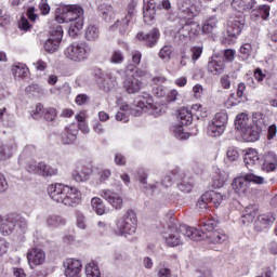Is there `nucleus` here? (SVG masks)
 <instances>
[{"label": "nucleus", "mask_w": 277, "mask_h": 277, "mask_svg": "<svg viewBox=\"0 0 277 277\" xmlns=\"http://www.w3.org/2000/svg\"><path fill=\"white\" fill-rule=\"evenodd\" d=\"M50 198L65 207H77L81 202V192L64 184H52L48 187Z\"/></svg>", "instance_id": "nucleus-1"}, {"label": "nucleus", "mask_w": 277, "mask_h": 277, "mask_svg": "<svg viewBox=\"0 0 277 277\" xmlns=\"http://www.w3.org/2000/svg\"><path fill=\"white\" fill-rule=\"evenodd\" d=\"M245 166L248 170L254 168L260 163L262 172H276L277 170V155L274 151H267L259 157L256 149H249L243 158Z\"/></svg>", "instance_id": "nucleus-2"}, {"label": "nucleus", "mask_w": 277, "mask_h": 277, "mask_svg": "<svg viewBox=\"0 0 277 277\" xmlns=\"http://www.w3.org/2000/svg\"><path fill=\"white\" fill-rule=\"evenodd\" d=\"M251 122V126L245 130V142H256L261 137V133L267 129V116L263 113H253Z\"/></svg>", "instance_id": "nucleus-3"}, {"label": "nucleus", "mask_w": 277, "mask_h": 277, "mask_svg": "<svg viewBox=\"0 0 277 277\" xmlns=\"http://www.w3.org/2000/svg\"><path fill=\"white\" fill-rule=\"evenodd\" d=\"M90 53H92V48H90L88 43H72L64 51L66 60L75 62L76 64L85 62V60L90 57Z\"/></svg>", "instance_id": "nucleus-4"}, {"label": "nucleus", "mask_w": 277, "mask_h": 277, "mask_svg": "<svg viewBox=\"0 0 277 277\" xmlns=\"http://www.w3.org/2000/svg\"><path fill=\"white\" fill-rule=\"evenodd\" d=\"M117 235H135V230H137V215L135 211L128 210L127 213L117 221Z\"/></svg>", "instance_id": "nucleus-5"}, {"label": "nucleus", "mask_w": 277, "mask_h": 277, "mask_svg": "<svg viewBox=\"0 0 277 277\" xmlns=\"http://www.w3.org/2000/svg\"><path fill=\"white\" fill-rule=\"evenodd\" d=\"M64 37V29L60 24L55 25L51 29V37L44 43V49L47 53H55L62 44V38Z\"/></svg>", "instance_id": "nucleus-6"}, {"label": "nucleus", "mask_w": 277, "mask_h": 277, "mask_svg": "<svg viewBox=\"0 0 277 277\" xmlns=\"http://www.w3.org/2000/svg\"><path fill=\"white\" fill-rule=\"evenodd\" d=\"M66 18V23H74L83 18V8L77 4H63L56 9Z\"/></svg>", "instance_id": "nucleus-7"}, {"label": "nucleus", "mask_w": 277, "mask_h": 277, "mask_svg": "<svg viewBox=\"0 0 277 277\" xmlns=\"http://www.w3.org/2000/svg\"><path fill=\"white\" fill-rule=\"evenodd\" d=\"M224 200H226V197L221 193L210 190L201 195L200 200L197 202V207H199V209H207V205H213L215 209H217Z\"/></svg>", "instance_id": "nucleus-8"}, {"label": "nucleus", "mask_w": 277, "mask_h": 277, "mask_svg": "<svg viewBox=\"0 0 277 277\" xmlns=\"http://www.w3.org/2000/svg\"><path fill=\"white\" fill-rule=\"evenodd\" d=\"M172 176L175 179H180V184H177V187L180 192H183L184 194H189L194 189V182L189 181L187 179V173L181 168H175L171 171Z\"/></svg>", "instance_id": "nucleus-9"}, {"label": "nucleus", "mask_w": 277, "mask_h": 277, "mask_svg": "<svg viewBox=\"0 0 277 277\" xmlns=\"http://www.w3.org/2000/svg\"><path fill=\"white\" fill-rule=\"evenodd\" d=\"M143 18L147 25H153L155 16L157 14V2L155 0H143Z\"/></svg>", "instance_id": "nucleus-10"}, {"label": "nucleus", "mask_w": 277, "mask_h": 277, "mask_svg": "<svg viewBox=\"0 0 277 277\" xmlns=\"http://www.w3.org/2000/svg\"><path fill=\"white\" fill-rule=\"evenodd\" d=\"M28 263L31 268L38 267V265H42L44 260L47 259V254L42 249L32 248L27 253Z\"/></svg>", "instance_id": "nucleus-11"}, {"label": "nucleus", "mask_w": 277, "mask_h": 277, "mask_svg": "<svg viewBox=\"0 0 277 277\" xmlns=\"http://www.w3.org/2000/svg\"><path fill=\"white\" fill-rule=\"evenodd\" d=\"M18 216L16 214H8L1 221L0 233L4 236L12 235L14 233V228H16V220Z\"/></svg>", "instance_id": "nucleus-12"}, {"label": "nucleus", "mask_w": 277, "mask_h": 277, "mask_svg": "<svg viewBox=\"0 0 277 277\" xmlns=\"http://www.w3.org/2000/svg\"><path fill=\"white\" fill-rule=\"evenodd\" d=\"M226 68V63L219 56H212L208 62L207 69L210 75H222Z\"/></svg>", "instance_id": "nucleus-13"}, {"label": "nucleus", "mask_w": 277, "mask_h": 277, "mask_svg": "<svg viewBox=\"0 0 277 277\" xmlns=\"http://www.w3.org/2000/svg\"><path fill=\"white\" fill-rule=\"evenodd\" d=\"M233 189L238 196H246L248 192H250V182L246 175L238 176L233 182Z\"/></svg>", "instance_id": "nucleus-14"}, {"label": "nucleus", "mask_w": 277, "mask_h": 277, "mask_svg": "<svg viewBox=\"0 0 277 277\" xmlns=\"http://www.w3.org/2000/svg\"><path fill=\"white\" fill-rule=\"evenodd\" d=\"M136 38L146 47H155L157 40H159V29L154 28L149 34L138 32Z\"/></svg>", "instance_id": "nucleus-15"}, {"label": "nucleus", "mask_w": 277, "mask_h": 277, "mask_svg": "<svg viewBox=\"0 0 277 277\" xmlns=\"http://www.w3.org/2000/svg\"><path fill=\"white\" fill-rule=\"evenodd\" d=\"M101 196L102 198L107 200V202H109V205H111L114 209H122V203H123L122 197H120V195H118L117 193H114L107 189V190H102Z\"/></svg>", "instance_id": "nucleus-16"}, {"label": "nucleus", "mask_w": 277, "mask_h": 277, "mask_svg": "<svg viewBox=\"0 0 277 277\" xmlns=\"http://www.w3.org/2000/svg\"><path fill=\"white\" fill-rule=\"evenodd\" d=\"M81 261L75 259H68L65 263V276L66 277H74L79 276L81 273Z\"/></svg>", "instance_id": "nucleus-17"}, {"label": "nucleus", "mask_w": 277, "mask_h": 277, "mask_svg": "<svg viewBox=\"0 0 277 277\" xmlns=\"http://www.w3.org/2000/svg\"><path fill=\"white\" fill-rule=\"evenodd\" d=\"M123 90L127 94H137L142 90V81L135 77H128L123 81Z\"/></svg>", "instance_id": "nucleus-18"}, {"label": "nucleus", "mask_w": 277, "mask_h": 277, "mask_svg": "<svg viewBox=\"0 0 277 277\" xmlns=\"http://www.w3.org/2000/svg\"><path fill=\"white\" fill-rule=\"evenodd\" d=\"M179 233L193 241H202V239H205V235H202L200 230L187 225H180Z\"/></svg>", "instance_id": "nucleus-19"}, {"label": "nucleus", "mask_w": 277, "mask_h": 277, "mask_svg": "<svg viewBox=\"0 0 277 277\" xmlns=\"http://www.w3.org/2000/svg\"><path fill=\"white\" fill-rule=\"evenodd\" d=\"M90 174H92V169L87 167H78L75 171H72V179L76 183H85L90 179Z\"/></svg>", "instance_id": "nucleus-20"}, {"label": "nucleus", "mask_w": 277, "mask_h": 277, "mask_svg": "<svg viewBox=\"0 0 277 277\" xmlns=\"http://www.w3.org/2000/svg\"><path fill=\"white\" fill-rule=\"evenodd\" d=\"M256 5V0H233L232 8L236 10V12H248L252 10Z\"/></svg>", "instance_id": "nucleus-21"}, {"label": "nucleus", "mask_w": 277, "mask_h": 277, "mask_svg": "<svg viewBox=\"0 0 277 277\" xmlns=\"http://www.w3.org/2000/svg\"><path fill=\"white\" fill-rule=\"evenodd\" d=\"M11 71L15 79H25L27 72H29V68L23 63H15L12 65Z\"/></svg>", "instance_id": "nucleus-22"}, {"label": "nucleus", "mask_w": 277, "mask_h": 277, "mask_svg": "<svg viewBox=\"0 0 277 277\" xmlns=\"http://www.w3.org/2000/svg\"><path fill=\"white\" fill-rule=\"evenodd\" d=\"M205 239H209L211 243H224V241H228V235H226L224 230L219 229L212 232L208 236H205Z\"/></svg>", "instance_id": "nucleus-23"}, {"label": "nucleus", "mask_w": 277, "mask_h": 277, "mask_svg": "<svg viewBox=\"0 0 277 277\" xmlns=\"http://www.w3.org/2000/svg\"><path fill=\"white\" fill-rule=\"evenodd\" d=\"M220 224V221L215 219H209L206 222L201 223V230L200 234L203 235V237H207V233H214L215 228H217V225Z\"/></svg>", "instance_id": "nucleus-24"}, {"label": "nucleus", "mask_w": 277, "mask_h": 277, "mask_svg": "<svg viewBox=\"0 0 277 277\" xmlns=\"http://www.w3.org/2000/svg\"><path fill=\"white\" fill-rule=\"evenodd\" d=\"M256 215H259V211L254 206H250L245 209L242 213V222L243 224H250L256 220Z\"/></svg>", "instance_id": "nucleus-25"}, {"label": "nucleus", "mask_w": 277, "mask_h": 277, "mask_svg": "<svg viewBox=\"0 0 277 277\" xmlns=\"http://www.w3.org/2000/svg\"><path fill=\"white\" fill-rule=\"evenodd\" d=\"M241 29H243V22L234 21L229 24L227 28V36L229 38H237V36L241 34Z\"/></svg>", "instance_id": "nucleus-26"}, {"label": "nucleus", "mask_w": 277, "mask_h": 277, "mask_svg": "<svg viewBox=\"0 0 277 277\" xmlns=\"http://www.w3.org/2000/svg\"><path fill=\"white\" fill-rule=\"evenodd\" d=\"M79 130L75 124L70 126L69 128L65 129V135L63 136L64 144H72L75 140H77V134Z\"/></svg>", "instance_id": "nucleus-27"}, {"label": "nucleus", "mask_w": 277, "mask_h": 277, "mask_svg": "<svg viewBox=\"0 0 277 277\" xmlns=\"http://www.w3.org/2000/svg\"><path fill=\"white\" fill-rule=\"evenodd\" d=\"M154 103L155 101L153 100V96H150L148 93H144L138 97L136 105L140 107V109H153Z\"/></svg>", "instance_id": "nucleus-28"}, {"label": "nucleus", "mask_w": 277, "mask_h": 277, "mask_svg": "<svg viewBox=\"0 0 277 277\" xmlns=\"http://www.w3.org/2000/svg\"><path fill=\"white\" fill-rule=\"evenodd\" d=\"M57 168H53L44 162H39V176H56Z\"/></svg>", "instance_id": "nucleus-29"}, {"label": "nucleus", "mask_w": 277, "mask_h": 277, "mask_svg": "<svg viewBox=\"0 0 277 277\" xmlns=\"http://www.w3.org/2000/svg\"><path fill=\"white\" fill-rule=\"evenodd\" d=\"M129 114H132L131 107L124 104L120 107V111L116 114L115 118L118 122H129Z\"/></svg>", "instance_id": "nucleus-30"}, {"label": "nucleus", "mask_w": 277, "mask_h": 277, "mask_svg": "<svg viewBox=\"0 0 277 277\" xmlns=\"http://www.w3.org/2000/svg\"><path fill=\"white\" fill-rule=\"evenodd\" d=\"M98 36H101L98 27H96L95 25H90L87 27L84 37L89 42H94L95 40H98Z\"/></svg>", "instance_id": "nucleus-31"}, {"label": "nucleus", "mask_w": 277, "mask_h": 277, "mask_svg": "<svg viewBox=\"0 0 277 277\" xmlns=\"http://www.w3.org/2000/svg\"><path fill=\"white\" fill-rule=\"evenodd\" d=\"M216 29H217V17L215 16L209 17L202 26L203 34H213Z\"/></svg>", "instance_id": "nucleus-32"}, {"label": "nucleus", "mask_w": 277, "mask_h": 277, "mask_svg": "<svg viewBox=\"0 0 277 277\" xmlns=\"http://www.w3.org/2000/svg\"><path fill=\"white\" fill-rule=\"evenodd\" d=\"M185 124L183 123H177L175 126H172L171 131L177 137V140H188L189 138V133L185 132V129L183 128Z\"/></svg>", "instance_id": "nucleus-33"}, {"label": "nucleus", "mask_w": 277, "mask_h": 277, "mask_svg": "<svg viewBox=\"0 0 277 277\" xmlns=\"http://www.w3.org/2000/svg\"><path fill=\"white\" fill-rule=\"evenodd\" d=\"M81 29H83V18H78V21L69 25L68 34L71 38H76V36H79Z\"/></svg>", "instance_id": "nucleus-34"}, {"label": "nucleus", "mask_w": 277, "mask_h": 277, "mask_svg": "<svg viewBox=\"0 0 277 277\" xmlns=\"http://www.w3.org/2000/svg\"><path fill=\"white\" fill-rule=\"evenodd\" d=\"M249 170H250V172L245 174L247 181L249 182V185L251 183H253V185H265V177H263L261 175H256L252 171V168H250Z\"/></svg>", "instance_id": "nucleus-35"}, {"label": "nucleus", "mask_w": 277, "mask_h": 277, "mask_svg": "<svg viewBox=\"0 0 277 277\" xmlns=\"http://www.w3.org/2000/svg\"><path fill=\"white\" fill-rule=\"evenodd\" d=\"M235 124H236L237 129H241L242 138H243L246 129H248V127H250V126H248V115L245 113L239 114L236 117Z\"/></svg>", "instance_id": "nucleus-36"}, {"label": "nucleus", "mask_w": 277, "mask_h": 277, "mask_svg": "<svg viewBox=\"0 0 277 277\" xmlns=\"http://www.w3.org/2000/svg\"><path fill=\"white\" fill-rule=\"evenodd\" d=\"M92 209L97 215H105V205L103 199L98 197H93L91 200Z\"/></svg>", "instance_id": "nucleus-37"}, {"label": "nucleus", "mask_w": 277, "mask_h": 277, "mask_svg": "<svg viewBox=\"0 0 277 277\" xmlns=\"http://www.w3.org/2000/svg\"><path fill=\"white\" fill-rule=\"evenodd\" d=\"M177 118L181 124H190L194 117H192V113L187 108H180Z\"/></svg>", "instance_id": "nucleus-38"}, {"label": "nucleus", "mask_w": 277, "mask_h": 277, "mask_svg": "<svg viewBox=\"0 0 277 277\" xmlns=\"http://www.w3.org/2000/svg\"><path fill=\"white\" fill-rule=\"evenodd\" d=\"M184 31H188V38H196L200 34V25L196 22H190L184 25Z\"/></svg>", "instance_id": "nucleus-39"}, {"label": "nucleus", "mask_w": 277, "mask_h": 277, "mask_svg": "<svg viewBox=\"0 0 277 277\" xmlns=\"http://www.w3.org/2000/svg\"><path fill=\"white\" fill-rule=\"evenodd\" d=\"M131 23V19H128L127 16L122 18L121 21L118 19L114 26H111V29H119V32L124 35L127 31H129V24Z\"/></svg>", "instance_id": "nucleus-40"}, {"label": "nucleus", "mask_w": 277, "mask_h": 277, "mask_svg": "<svg viewBox=\"0 0 277 277\" xmlns=\"http://www.w3.org/2000/svg\"><path fill=\"white\" fill-rule=\"evenodd\" d=\"M217 127H222L226 131V122H228V116L226 113H217L214 118L210 121Z\"/></svg>", "instance_id": "nucleus-41"}, {"label": "nucleus", "mask_w": 277, "mask_h": 277, "mask_svg": "<svg viewBox=\"0 0 277 277\" xmlns=\"http://www.w3.org/2000/svg\"><path fill=\"white\" fill-rule=\"evenodd\" d=\"M164 239L167 246H169L170 248H176V246H181L182 243L179 232H176L175 234H169L168 236H164Z\"/></svg>", "instance_id": "nucleus-42"}, {"label": "nucleus", "mask_w": 277, "mask_h": 277, "mask_svg": "<svg viewBox=\"0 0 277 277\" xmlns=\"http://www.w3.org/2000/svg\"><path fill=\"white\" fill-rule=\"evenodd\" d=\"M131 55H132V65H128L127 70H129L130 72H133L136 66H140V64L142 63V52L134 50L132 51Z\"/></svg>", "instance_id": "nucleus-43"}, {"label": "nucleus", "mask_w": 277, "mask_h": 277, "mask_svg": "<svg viewBox=\"0 0 277 277\" xmlns=\"http://www.w3.org/2000/svg\"><path fill=\"white\" fill-rule=\"evenodd\" d=\"M48 226H52L53 228H57V226H64L66 224V219L60 215H50L47 217Z\"/></svg>", "instance_id": "nucleus-44"}, {"label": "nucleus", "mask_w": 277, "mask_h": 277, "mask_svg": "<svg viewBox=\"0 0 277 277\" xmlns=\"http://www.w3.org/2000/svg\"><path fill=\"white\" fill-rule=\"evenodd\" d=\"M87 277H101V269H98V264L90 262L85 265Z\"/></svg>", "instance_id": "nucleus-45"}, {"label": "nucleus", "mask_w": 277, "mask_h": 277, "mask_svg": "<svg viewBox=\"0 0 277 277\" xmlns=\"http://www.w3.org/2000/svg\"><path fill=\"white\" fill-rule=\"evenodd\" d=\"M224 131L225 130L223 127L216 126L215 123H212V121H210L208 126V133L209 135H211V137H220V135H222Z\"/></svg>", "instance_id": "nucleus-46"}, {"label": "nucleus", "mask_w": 277, "mask_h": 277, "mask_svg": "<svg viewBox=\"0 0 277 277\" xmlns=\"http://www.w3.org/2000/svg\"><path fill=\"white\" fill-rule=\"evenodd\" d=\"M43 118L47 122H53L57 118V109L54 107H47L43 109Z\"/></svg>", "instance_id": "nucleus-47"}, {"label": "nucleus", "mask_w": 277, "mask_h": 277, "mask_svg": "<svg viewBox=\"0 0 277 277\" xmlns=\"http://www.w3.org/2000/svg\"><path fill=\"white\" fill-rule=\"evenodd\" d=\"M203 50L205 49L201 45H194L190 48V57L193 64H196V62L200 60Z\"/></svg>", "instance_id": "nucleus-48"}, {"label": "nucleus", "mask_w": 277, "mask_h": 277, "mask_svg": "<svg viewBox=\"0 0 277 277\" xmlns=\"http://www.w3.org/2000/svg\"><path fill=\"white\" fill-rule=\"evenodd\" d=\"M203 107L200 104H195L190 107V116L194 118V116H196V118H205V116H207V113L203 111Z\"/></svg>", "instance_id": "nucleus-49"}, {"label": "nucleus", "mask_w": 277, "mask_h": 277, "mask_svg": "<svg viewBox=\"0 0 277 277\" xmlns=\"http://www.w3.org/2000/svg\"><path fill=\"white\" fill-rule=\"evenodd\" d=\"M272 8L267 4H262L258 6V13L262 21H269V12Z\"/></svg>", "instance_id": "nucleus-50"}, {"label": "nucleus", "mask_w": 277, "mask_h": 277, "mask_svg": "<svg viewBox=\"0 0 277 277\" xmlns=\"http://www.w3.org/2000/svg\"><path fill=\"white\" fill-rule=\"evenodd\" d=\"M98 79H103L105 77V75H103V72L98 71ZM98 83L102 85V88H104L105 90H111V88H114V85H116V82L114 80H111V78H104L103 81H98Z\"/></svg>", "instance_id": "nucleus-51"}, {"label": "nucleus", "mask_w": 277, "mask_h": 277, "mask_svg": "<svg viewBox=\"0 0 277 277\" xmlns=\"http://www.w3.org/2000/svg\"><path fill=\"white\" fill-rule=\"evenodd\" d=\"M111 64H122L124 62V53L120 50H114L110 55Z\"/></svg>", "instance_id": "nucleus-52"}, {"label": "nucleus", "mask_w": 277, "mask_h": 277, "mask_svg": "<svg viewBox=\"0 0 277 277\" xmlns=\"http://www.w3.org/2000/svg\"><path fill=\"white\" fill-rule=\"evenodd\" d=\"M12 150H16V145L10 148L8 145L0 146V160L12 157Z\"/></svg>", "instance_id": "nucleus-53"}, {"label": "nucleus", "mask_w": 277, "mask_h": 277, "mask_svg": "<svg viewBox=\"0 0 277 277\" xmlns=\"http://www.w3.org/2000/svg\"><path fill=\"white\" fill-rule=\"evenodd\" d=\"M226 183V175L222 174V173H217L214 177H213V186L216 189H220V187H224V184Z\"/></svg>", "instance_id": "nucleus-54"}, {"label": "nucleus", "mask_w": 277, "mask_h": 277, "mask_svg": "<svg viewBox=\"0 0 277 277\" xmlns=\"http://www.w3.org/2000/svg\"><path fill=\"white\" fill-rule=\"evenodd\" d=\"M27 172L30 174H40V162H36V160H31L26 166Z\"/></svg>", "instance_id": "nucleus-55"}, {"label": "nucleus", "mask_w": 277, "mask_h": 277, "mask_svg": "<svg viewBox=\"0 0 277 277\" xmlns=\"http://www.w3.org/2000/svg\"><path fill=\"white\" fill-rule=\"evenodd\" d=\"M159 57L160 60H166L167 62L170 61V57L172 56V47L170 45H164L160 51H159Z\"/></svg>", "instance_id": "nucleus-56"}, {"label": "nucleus", "mask_w": 277, "mask_h": 277, "mask_svg": "<svg viewBox=\"0 0 277 277\" xmlns=\"http://www.w3.org/2000/svg\"><path fill=\"white\" fill-rule=\"evenodd\" d=\"M38 8L43 16H47L51 13V5L49 4V0H41Z\"/></svg>", "instance_id": "nucleus-57"}, {"label": "nucleus", "mask_w": 277, "mask_h": 277, "mask_svg": "<svg viewBox=\"0 0 277 277\" xmlns=\"http://www.w3.org/2000/svg\"><path fill=\"white\" fill-rule=\"evenodd\" d=\"M239 159V151H237V149L235 147H230L227 150V157H226V161H237Z\"/></svg>", "instance_id": "nucleus-58"}, {"label": "nucleus", "mask_w": 277, "mask_h": 277, "mask_svg": "<svg viewBox=\"0 0 277 277\" xmlns=\"http://www.w3.org/2000/svg\"><path fill=\"white\" fill-rule=\"evenodd\" d=\"M241 103V98L238 96H235V93H232L228 97V100L225 102L226 107H236V105H239Z\"/></svg>", "instance_id": "nucleus-59"}, {"label": "nucleus", "mask_w": 277, "mask_h": 277, "mask_svg": "<svg viewBox=\"0 0 277 277\" xmlns=\"http://www.w3.org/2000/svg\"><path fill=\"white\" fill-rule=\"evenodd\" d=\"M76 224H77L78 228H81V230H85V228H87L85 216L81 212L77 213Z\"/></svg>", "instance_id": "nucleus-60"}, {"label": "nucleus", "mask_w": 277, "mask_h": 277, "mask_svg": "<svg viewBox=\"0 0 277 277\" xmlns=\"http://www.w3.org/2000/svg\"><path fill=\"white\" fill-rule=\"evenodd\" d=\"M135 8H137V3L132 1L128 5V14L126 15L128 21H133V16H135Z\"/></svg>", "instance_id": "nucleus-61"}, {"label": "nucleus", "mask_w": 277, "mask_h": 277, "mask_svg": "<svg viewBox=\"0 0 277 277\" xmlns=\"http://www.w3.org/2000/svg\"><path fill=\"white\" fill-rule=\"evenodd\" d=\"M42 116H44V106H42V104H38L35 110H32V118L38 120V118H42Z\"/></svg>", "instance_id": "nucleus-62"}, {"label": "nucleus", "mask_w": 277, "mask_h": 277, "mask_svg": "<svg viewBox=\"0 0 277 277\" xmlns=\"http://www.w3.org/2000/svg\"><path fill=\"white\" fill-rule=\"evenodd\" d=\"M179 98V91L176 89H172L167 94V101L168 103H174Z\"/></svg>", "instance_id": "nucleus-63"}, {"label": "nucleus", "mask_w": 277, "mask_h": 277, "mask_svg": "<svg viewBox=\"0 0 277 277\" xmlns=\"http://www.w3.org/2000/svg\"><path fill=\"white\" fill-rule=\"evenodd\" d=\"M193 93L195 98H202V94H205V89L201 87V84H196L193 88Z\"/></svg>", "instance_id": "nucleus-64"}]
</instances>
